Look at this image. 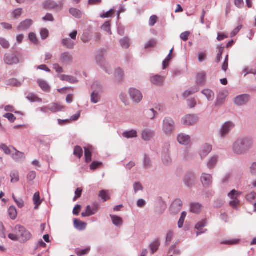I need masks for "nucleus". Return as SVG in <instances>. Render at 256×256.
Segmentation results:
<instances>
[{
    "label": "nucleus",
    "mask_w": 256,
    "mask_h": 256,
    "mask_svg": "<svg viewBox=\"0 0 256 256\" xmlns=\"http://www.w3.org/2000/svg\"><path fill=\"white\" fill-rule=\"evenodd\" d=\"M252 144V138L250 136L240 137L233 144L232 150L235 154L241 155L250 150Z\"/></svg>",
    "instance_id": "obj_1"
},
{
    "label": "nucleus",
    "mask_w": 256,
    "mask_h": 256,
    "mask_svg": "<svg viewBox=\"0 0 256 256\" xmlns=\"http://www.w3.org/2000/svg\"><path fill=\"white\" fill-rule=\"evenodd\" d=\"M14 232L18 234V238L20 239L23 243L30 240L32 236L31 233L24 227L18 224L14 228Z\"/></svg>",
    "instance_id": "obj_2"
},
{
    "label": "nucleus",
    "mask_w": 256,
    "mask_h": 256,
    "mask_svg": "<svg viewBox=\"0 0 256 256\" xmlns=\"http://www.w3.org/2000/svg\"><path fill=\"white\" fill-rule=\"evenodd\" d=\"M93 92L90 95V101L93 104L98 103L100 101V95L103 92L102 85L98 82H94L92 86Z\"/></svg>",
    "instance_id": "obj_3"
},
{
    "label": "nucleus",
    "mask_w": 256,
    "mask_h": 256,
    "mask_svg": "<svg viewBox=\"0 0 256 256\" xmlns=\"http://www.w3.org/2000/svg\"><path fill=\"white\" fill-rule=\"evenodd\" d=\"M174 130V122L170 117H166L162 122V130L167 134H170Z\"/></svg>",
    "instance_id": "obj_4"
},
{
    "label": "nucleus",
    "mask_w": 256,
    "mask_h": 256,
    "mask_svg": "<svg viewBox=\"0 0 256 256\" xmlns=\"http://www.w3.org/2000/svg\"><path fill=\"white\" fill-rule=\"evenodd\" d=\"M197 178L194 172H188L183 178V182L185 186L188 188H192L196 182Z\"/></svg>",
    "instance_id": "obj_5"
},
{
    "label": "nucleus",
    "mask_w": 256,
    "mask_h": 256,
    "mask_svg": "<svg viewBox=\"0 0 256 256\" xmlns=\"http://www.w3.org/2000/svg\"><path fill=\"white\" fill-rule=\"evenodd\" d=\"M250 100V96L248 94H240L234 98L233 102L235 105L242 106L246 105Z\"/></svg>",
    "instance_id": "obj_6"
},
{
    "label": "nucleus",
    "mask_w": 256,
    "mask_h": 256,
    "mask_svg": "<svg viewBox=\"0 0 256 256\" xmlns=\"http://www.w3.org/2000/svg\"><path fill=\"white\" fill-rule=\"evenodd\" d=\"M128 94L133 102L138 104L143 98L141 92L134 88H131L128 90Z\"/></svg>",
    "instance_id": "obj_7"
},
{
    "label": "nucleus",
    "mask_w": 256,
    "mask_h": 256,
    "mask_svg": "<svg viewBox=\"0 0 256 256\" xmlns=\"http://www.w3.org/2000/svg\"><path fill=\"white\" fill-rule=\"evenodd\" d=\"M77 34V30L73 31L70 34L71 39L66 38L62 40V45L68 49H72L75 46V42L73 40L76 38Z\"/></svg>",
    "instance_id": "obj_8"
},
{
    "label": "nucleus",
    "mask_w": 256,
    "mask_h": 256,
    "mask_svg": "<svg viewBox=\"0 0 256 256\" xmlns=\"http://www.w3.org/2000/svg\"><path fill=\"white\" fill-rule=\"evenodd\" d=\"M234 127V124L232 122H226L222 126L219 134L222 138H226Z\"/></svg>",
    "instance_id": "obj_9"
},
{
    "label": "nucleus",
    "mask_w": 256,
    "mask_h": 256,
    "mask_svg": "<svg viewBox=\"0 0 256 256\" xmlns=\"http://www.w3.org/2000/svg\"><path fill=\"white\" fill-rule=\"evenodd\" d=\"M198 116L195 114H187L182 118V123L186 126L195 124L198 120Z\"/></svg>",
    "instance_id": "obj_10"
},
{
    "label": "nucleus",
    "mask_w": 256,
    "mask_h": 256,
    "mask_svg": "<svg viewBox=\"0 0 256 256\" xmlns=\"http://www.w3.org/2000/svg\"><path fill=\"white\" fill-rule=\"evenodd\" d=\"M43 4L45 9H52L56 10H61L63 5L62 2L56 4L54 1L51 0H48L46 1Z\"/></svg>",
    "instance_id": "obj_11"
},
{
    "label": "nucleus",
    "mask_w": 256,
    "mask_h": 256,
    "mask_svg": "<svg viewBox=\"0 0 256 256\" xmlns=\"http://www.w3.org/2000/svg\"><path fill=\"white\" fill-rule=\"evenodd\" d=\"M182 206V202L180 199L175 200L172 204L170 210V213L176 214L180 212Z\"/></svg>",
    "instance_id": "obj_12"
},
{
    "label": "nucleus",
    "mask_w": 256,
    "mask_h": 256,
    "mask_svg": "<svg viewBox=\"0 0 256 256\" xmlns=\"http://www.w3.org/2000/svg\"><path fill=\"white\" fill-rule=\"evenodd\" d=\"M200 180L203 186L208 188L212 184V177L210 174L202 173L200 177Z\"/></svg>",
    "instance_id": "obj_13"
},
{
    "label": "nucleus",
    "mask_w": 256,
    "mask_h": 256,
    "mask_svg": "<svg viewBox=\"0 0 256 256\" xmlns=\"http://www.w3.org/2000/svg\"><path fill=\"white\" fill-rule=\"evenodd\" d=\"M228 96V92L226 91L220 92L218 94L214 106L216 107H220L224 103L226 98Z\"/></svg>",
    "instance_id": "obj_14"
},
{
    "label": "nucleus",
    "mask_w": 256,
    "mask_h": 256,
    "mask_svg": "<svg viewBox=\"0 0 256 256\" xmlns=\"http://www.w3.org/2000/svg\"><path fill=\"white\" fill-rule=\"evenodd\" d=\"M212 150V146L208 144H204L199 150V154L202 159L206 158Z\"/></svg>",
    "instance_id": "obj_15"
},
{
    "label": "nucleus",
    "mask_w": 256,
    "mask_h": 256,
    "mask_svg": "<svg viewBox=\"0 0 256 256\" xmlns=\"http://www.w3.org/2000/svg\"><path fill=\"white\" fill-rule=\"evenodd\" d=\"M12 152L11 154L12 158L16 162H19L25 158L24 153L18 150L12 146Z\"/></svg>",
    "instance_id": "obj_16"
},
{
    "label": "nucleus",
    "mask_w": 256,
    "mask_h": 256,
    "mask_svg": "<svg viewBox=\"0 0 256 256\" xmlns=\"http://www.w3.org/2000/svg\"><path fill=\"white\" fill-rule=\"evenodd\" d=\"M206 74L205 72H202L197 74L196 78V82L197 86H204L206 84Z\"/></svg>",
    "instance_id": "obj_17"
},
{
    "label": "nucleus",
    "mask_w": 256,
    "mask_h": 256,
    "mask_svg": "<svg viewBox=\"0 0 256 256\" xmlns=\"http://www.w3.org/2000/svg\"><path fill=\"white\" fill-rule=\"evenodd\" d=\"M155 132L150 128H146L142 131V138L144 141H149L154 136Z\"/></svg>",
    "instance_id": "obj_18"
},
{
    "label": "nucleus",
    "mask_w": 256,
    "mask_h": 256,
    "mask_svg": "<svg viewBox=\"0 0 256 256\" xmlns=\"http://www.w3.org/2000/svg\"><path fill=\"white\" fill-rule=\"evenodd\" d=\"M177 140L180 144L186 146L190 142V137L185 134L180 133L178 134Z\"/></svg>",
    "instance_id": "obj_19"
},
{
    "label": "nucleus",
    "mask_w": 256,
    "mask_h": 256,
    "mask_svg": "<svg viewBox=\"0 0 256 256\" xmlns=\"http://www.w3.org/2000/svg\"><path fill=\"white\" fill-rule=\"evenodd\" d=\"M206 225L207 220H202V221L199 222L196 224L195 226V228L198 230V232H196V236L205 233L207 231L206 229L202 230L203 228L206 226Z\"/></svg>",
    "instance_id": "obj_20"
},
{
    "label": "nucleus",
    "mask_w": 256,
    "mask_h": 256,
    "mask_svg": "<svg viewBox=\"0 0 256 256\" xmlns=\"http://www.w3.org/2000/svg\"><path fill=\"white\" fill-rule=\"evenodd\" d=\"M32 24V20L30 19H26L22 22L17 27L18 30H28Z\"/></svg>",
    "instance_id": "obj_21"
},
{
    "label": "nucleus",
    "mask_w": 256,
    "mask_h": 256,
    "mask_svg": "<svg viewBox=\"0 0 256 256\" xmlns=\"http://www.w3.org/2000/svg\"><path fill=\"white\" fill-rule=\"evenodd\" d=\"M201 93L206 96L208 101H212L214 98V92L208 88L203 90Z\"/></svg>",
    "instance_id": "obj_22"
},
{
    "label": "nucleus",
    "mask_w": 256,
    "mask_h": 256,
    "mask_svg": "<svg viewBox=\"0 0 256 256\" xmlns=\"http://www.w3.org/2000/svg\"><path fill=\"white\" fill-rule=\"evenodd\" d=\"M160 244V242L158 239H156L150 242L149 248L152 254H154L158 250Z\"/></svg>",
    "instance_id": "obj_23"
},
{
    "label": "nucleus",
    "mask_w": 256,
    "mask_h": 256,
    "mask_svg": "<svg viewBox=\"0 0 256 256\" xmlns=\"http://www.w3.org/2000/svg\"><path fill=\"white\" fill-rule=\"evenodd\" d=\"M37 83L43 91L46 92H49L50 91V87L46 81L38 79Z\"/></svg>",
    "instance_id": "obj_24"
},
{
    "label": "nucleus",
    "mask_w": 256,
    "mask_h": 256,
    "mask_svg": "<svg viewBox=\"0 0 256 256\" xmlns=\"http://www.w3.org/2000/svg\"><path fill=\"white\" fill-rule=\"evenodd\" d=\"M84 148L86 162L89 163L92 160V152L93 148L92 146H89L88 147H84Z\"/></svg>",
    "instance_id": "obj_25"
},
{
    "label": "nucleus",
    "mask_w": 256,
    "mask_h": 256,
    "mask_svg": "<svg viewBox=\"0 0 256 256\" xmlns=\"http://www.w3.org/2000/svg\"><path fill=\"white\" fill-rule=\"evenodd\" d=\"M200 88L198 86H192L188 90H185L182 94V96L184 98H186L189 96L198 92Z\"/></svg>",
    "instance_id": "obj_26"
},
{
    "label": "nucleus",
    "mask_w": 256,
    "mask_h": 256,
    "mask_svg": "<svg viewBox=\"0 0 256 256\" xmlns=\"http://www.w3.org/2000/svg\"><path fill=\"white\" fill-rule=\"evenodd\" d=\"M150 81L154 85L160 86L162 84L164 78L160 75L156 74L150 78Z\"/></svg>",
    "instance_id": "obj_27"
},
{
    "label": "nucleus",
    "mask_w": 256,
    "mask_h": 256,
    "mask_svg": "<svg viewBox=\"0 0 256 256\" xmlns=\"http://www.w3.org/2000/svg\"><path fill=\"white\" fill-rule=\"evenodd\" d=\"M142 165L145 169H149L152 166V162L150 158L146 154H145L144 156V158L142 160Z\"/></svg>",
    "instance_id": "obj_28"
},
{
    "label": "nucleus",
    "mask_w": 256,
    "mask_h": 256,
    "mask_svg": "<svg viewBox=\"0 0 256 256\" xmlns=\"http://www.w3.org/2000/svg\"><path fill=\"white\" fill-rule=\"evenodd\" d=\"M112 224L116 226H120L122 224V219L120 217L113 215V214H110V215Z\"/></svg>",
    "instance_id": "obj_29"
},
{
    "label": "nucleus",
    "mask_w": 256,
    "mask_h": 256,
    "mask_svg": "<svg viewBox=\"0 0 256 256\" xmlns=\"http://www.w3.org/2000/svg\"><path fill=\"white\" fill-rule=\"evenodd\" d=\"M202 206L200 203H192L190 204V211L194 214H199L202 209Z\"/></svg>",
    "instance_id": "obj_30"
},
{
    "label": "nucleus",
    "mask_w": 256,
    "mask_h": 256,
    "mask_svg": "<svg viewBox=\"0 0 256 256\" xmlns=\"http://www.w3.org/2000/svg\"><path fill=\"white\" fill-rule=\"evenodd\" d=\"M138 132L134 130H131L128 131H125L122 134V136L126 138H135L138 136Z\"/></svg>",
    "instance_id": "obj_31"
},
{
    "label": "nucleus",
    "mask_w": 256,
    "mask_h": 256,
    "mask_svg": "<svg viewBox=\"0 0 256 256\" xmlns=\"http://www.w3.org/2000/svg\"><path fill=\"white\" fill-rule=\"evenodd\" d=\"M74 228L79 230H83L86 228V222H81L76 218L74 219Z\"/></svg>",
    "instance_id": "obj_32"
},
{
    "label": "nucleus",
    "mask_w": 256,
    "mask_h": 256,
    "mask_svg": "<svg viewBox=\"0 0 256 256\" xmlns=\"http://www.w3.org/2000/svg\"><path fill=\"white\" fill-rule=\"evenodd\" d=\"M4 60L6 63H9V64H14L19 62L18 58L13 54L6 56Z\"/></svg>",
    "instance_id": "obj_33"
},
{
    "label": "nucleus",
    "mask_w": 256,
    "mask_h": 256,
    "mask_svg": "<svg viewBox=\"0 0 256 256\" xmlns=\"http://www.w3.org/2000/svg\"><path fill=\"white\" fill-rule=\"evenodd\" d=\"M218 162V156H214L209 158L207 162V166L208 168H213Z\"/></svg>",
    "instance_id": "obj_34"
},
{
    "label": "nucleus",
    "mask_w": 256,
    "mask_h": 256,
    "mask_svg": "<svg viewBox=\"0 0 256 256\" xmlns=\"http://www.w3.org/2000/svg\"><path fill=\"white\" fill-rule=\"evenodd\" d=\"M10 176L11 178L10 182L12 183H16L19 181V172L16 170H13L10 172Z\"/></svg>",
    "instance_id": "obj_35"
},
{
    "label": "nucleus",
    "mask_w": 256,
    "mask_h": 256,
    "mask_svg": "<svg viewBox=\"0 0 256 256\" xmlns=\"http://www.w3.org/2000/svg\"><path fill=\"white\" fill-rule=\"evenodd\" d=\"M98 196L102 198L103 202H106L110 198V193L108 190H102L100 192Z\"/></svg>",
    "instance_id": "obj_36"
},
{
    "label": "nucleus",
    "mask_w": 256,
    "mask_h": 256,
    "mask_svg": "<svg viewBox=\"0 0 256 256\" xmlns=\"http://www.w3.org/2000/svg\"><path fill=\"white\" fill-rule=\"evenodd\" d=\"M63 106L56 103H53L48 106V109L52 112H56L62 110Z\"/></svg>",
    "instance_id": "obj_37"
},
{
    "label": "nucleus",
    "mask_w": 256,
    "mask_h": 256,
    "mask_svg": "<svg viewBox=\"0 0 256 256\" xmlns=\"http://www.w3.org/2000/svg\"><path fill=\"white\" fill-rule=\"evenodd\" d=\"M60 78L63 81H66L71 84H74L78 82L74 77L64 74L60 76Z\"/></svg>",
    "instance_id": "obj_38"
},
{
    "label": "nucleus",
    "mask_w": 256,
    "mask_h": 256,
    "mask_svg": "<svg viewBox=\"0 0 256 256\" xmlns=\"http://www.w3.org/2000/svg\"><path fill=\"white\" fill-rule=\"evenodd\" d=\"M60 59L62 62H70L72 60V57L69 53L64 52L62 54Z\"/></svg>",
    "instance_id": "obj_39"
},
{
    "label": "nucleus",
    "mask_w": 256,
    "mask_h": 256,
    "mask_svg": "<svg viewBox=\"0 0 256 256\" xmlns=\"http://www.w3.org/2000/svg\"><path fill=\"white\" fill-rule=\"evenodd\" d=\"M242 74H244V76H246L248 74L256 75V66L250 68L246 67L243 70Z\"/></svg>",
    "instance_id": "obj_40"
},
{
    "label": "nucleus",
    "mask_w": 256,
    "mask_h": 256,
    "mask_svg": "<svg viewBox=\"0 0 256 256\" xmlns=\"http://www.w3.org/2000/svg\"><path fill=\"white\" fill-rule=\"evenodd\" d=\"M34 203L35 204L34 208L37 209L38 206L41 204V201L40 200V192H36L33 196Z\"/></svg>",
    "instance_id": "obj_41"
},
{
    "label": "nucleus",
    "mask_w": 256,
    "mask_h": 256,
    "mask_svg": "<svg viewBox=\"0 0 256 256\" xmlns=\"http://www.w3.org/2000/svg\"><path fill=\"white\" fill-rule=\"evenodd\" d=\"M90 250V247H87L84 249L82 250L80 248H77L76 250V254L79 256H83L88 254Z\"/></svg>",
    "instance_id": "obj_42"
},
{
    "label": "nucleus",
    "mask_w": 256,
    "mask_h": 256,
    "mask_svg": "<svg viewBox=\"0 0 256 256\" xmlns=\"http://www.w3.org/2000/svg\"><path fill=\"white\" fill-rule=\"evenodd\" d=\"M70 14L76 18H80L82 16V12L76 8H71L70 9Z\"/></svg>",
    "instance_id": "obj_43"
},
{
    "label": "nucleus",
    "mask_w": 256,
    "mask_h": 256,
    "mask_svg": "<svg viewBox=\"0 0 256 256\" xmlns=\"http://www.w3.org/2000/svg\"><path fill=\"white\" fill-rule=\"evenodd\" d=\"M156 44V40L154 39H151L148 41L144 45V48L148 50L150 48H154Z\"/></svg>",
    "instance_id": "obj_44"
},
{
    "label": "nucleus",
    "mask_w": 256,
    "mask_h": 256,
    "mask_svg": "<svg viewBox=\"0 0 256 256\" xmlns=\"http://www.w3.org/2000/svg\"><path fill=\"white\" fill-rule=\"evenodd\" d=\"M8 214L12 220H14L17 216L16 208L14 206H10L8 210Z\"/></svg>",
    "instance_id": "obj_45"
},
{
    "label": "nucleus",
    "mask_w": 256,
    "mask_h": 256,
    "mask_svg": "<svg viewBox=\"0 0 256 256\" xmlns=\"http://www.w3.org/2000/svg\"><path fill=\"white\" fill-rule=\"evenodd\" d=\"M163 163L166 165H168L172 162V160L168 152H165L162 156Z\"/></svg>",
    "instance_id": "obj_46"
},
{
    "label": "nucleus",
    "mask_w": 256,
    "mask_h": 256,
    "mask_svg": "<svg viewBox=\"0 0 256 256\" xmlns=\"http://www.w3.org/2000/svg\"><path fill=\"white\" fill-rule=\"evenodd\" d=\"M0 149L2 150L5 154H10L12 152V146L11 148H8L6 144H2L0 145Z\"/></svg>",
    "instance_id": "obj_47"
},
{
    "label": "nucleus",
    "mask_w": 256,
    "mask_h": 256,
    "mask_svg": "<svg viewBox=\"0 0 256 256\" xmlns=\"http://www.w3.org/2000/svg\"><path fill=\"white\" fill-rule=\"evenodd\" d=\"M83 154L82 148L80 146H76L74 148V154L78 158H80Z\"/></svg>",
    "instance_id": "obj_48"
},
{
    "label": "nucleus",
    "mask_w": 256,
    "mask_h": 256,
    "mask_svg": "<svg viewBox=\"0 0 256 256\" xmlns=\"http://www.w3.org/2000/svg\"><path fill=\"white\" fill-rule=\"evenodd\" d=\"M168 253H172L174 255L178 256L180 254L181 252L180 249L176 248V244H173L170 248Z\"/></svg>",
    "instance_id": "obj_49"
},
{
    "label": "nucleus",
    "mask_w": 256,
    "mask_h": 256,
    "mask_svg": "<svg viewBox=\"0 0 256 256\" xmlns=\"http://www.w3.org/2000/svg\"><path fill=\"white\" fill-rule=\"evenodd\" d=\"M26 98L31 102L42 101V100L40 98H39L36 94H29L27 96Z\"/></svg>",
    "instance_id": "obj_50"
},
{
    "label": "nucleus",
    "mask_w": 256,
    "mask_h": 256,
    "mask_svg": "<svg viewBox=\"0 0 256 256\" xmlns=\"http://www.w3.org/2000/svg\"><path fill=\"white\" fill-rule=\"evenodd\" d=\"M121 46L124 48H128L130 46V40L127 38H124L120 40Z\"/></svg>",
    "instance_id": "obj_51"
},
{
    "label": "nucleus",
    "mask_w": 256,
    "mask_h": 256,
    "mask_svg": "<svg viewBox=\"0 0 256 256\" xmlns=\"http://www.w3.org/2000/svg\"><path fill=\"white\" fill-rule=\"evenodd\" d=\"M241 194V192H239L238 191L233 190L228 194V196L232 200L237 198L238 196Z\"/></svg>",
    "instance_id": "obj_52"
},
{
    "label": "nucleus",
    "mask_w": 256,
    "mask_h": 256,
    "mask_svg": "<svg viewBox=\"0 0 256 256\" xmlns=\"http://www.w3.org/2000/svg\"><path fill=\"white\" fill-rule=\"evenodd\" d=\"M174 235V232L172 230H169L166 234V243L168 245L172 241Z\"/></svg>",
    "instance_id": "obj_53"
},
{
    "label": "nucleus",
    "mask_w": 256,
    "mask_h": 256,
    "mask_svg": "<svg viewBox=\"0 0 256 256\" xmlns=\"http://www.w3.org/2000/svg\"><path fill=\"white\" fill-rule=\"evenodd\" d=\"M100 68L104 70L106 74H110L112 73L113 70L111 68L110 65L102 64V65H100Z\"/></svg>",
    "instance_id": "obj_54"
},
{
    "label": "nucleus",
    "mask_w": 256,
    "mask_h": 256,
    "mask_svg": "<svg viewBox=\"0 0 256 256\" xmlns=\"http://www.w3.org/2000/svg\"><path fill=\"white\" fill-rule=\"evenodd\" d=\"M157 114L158 112L155 111L154 108H150L147 112L148 116L150 120H154L156 118Z\"/></svg>",
    "instance_id": "obj_55"
},
{
    "label": "nucleus",
    "mask_w": 256,
    "mask_h": 256,
    "mask_svg": "<svg viewBox=\"0 0 256 256\" xmlns=\"http://www.w3.org/2000/svg\"><path fill=\"white\" fill-rule=\"evenodd\" d=\"M187 104L189 108H194L196 104V101L194 98H191L187 100Z\"/></svg>",
    "instance_id": "obj_56"
},
{
    "label": "nucleus",
    "mask_w": 256,
    "mask_h": 256,
    "mask_svg": "<svg viewBox=\"0 0 256 256\" xmlns=\"http://www.w3.org/2000/svg\"><path fill=\"white\" fill-rule=\"evenodd\" d=\"M8 84L14 86H21V83L17 80L15 78H12L8 80Z\"/></svg>",
    "instance_id": "obj_57"
},
{
    "label": "nucleus",
    "mask_w": 256,
    "mask_h": 256,
    "mask_svg": "<svg viewBox=\"0 0 256 256\" xmlns=\"http://www.w3.org/2000/svg\"><path fill=\"white\" fill-rule=\"evenodd\" d=\"M158 18L156 15H152L150 17L149 20V25L150 26H153L158 22Z\"/></svg>",
    "instance_id": "obj_58"
},
{
    "label": "nucleus",
    "mask_w": 256,
    "mask_h": 256,
    "mask_svg": "<svg viewBox=\"0 0 256 256\" xmlns=\"http://www.w3.org/2000/svg\"><path fill=\"white\" fill-rule=\"evenodd\" d=\"M246 199L250 202L256 200V192H252L248 194L246 196Z\"/></svg>",
    "instance_id": "obj_59"
},
{
    "label": "nucleus",
    "mask_w": 256,
    "mask_h": 256,
    "mask_svg": "<svg viewBox=\"0 0 256 256\" xmlns=\"http://www.w3.org/2000/svg\"><path fill=\"white\" fill-rule=\"evenodd\" d=\"M0 44L4 48H8L10 46L8 42L4 38H0Z\"/></svg>",
    "instance_id": "obj_60"
},
{
    "label": "nucleus",
    "mask_w": 256,
    "mask_h": 256,
    "mask_svg": "<svg viewBox=\"0 0 256 256\" xmlns=\"http://www.w3.org/2000/svg\"><path fill=\"white\" fill-rule=\"evenodd\" d=\"M134 188L135 193H136L139 190H142L143 187L140 182H136L134 184Z\"/></svg>",
    "instance_id": "obj_61"
},
{
    "label": "nucleus",
    "mask_w": 256,
    "mask_h": 256,
    "mask_svg": "<svg viewBox=\"0 0 256 256\" xmlns=\"http://www.w3.org/2000/svg\"><path fill=\"white\" fill-rule=\"evenodd\" d=\"M28 38H29V40L33 43H34V44L38 43V40L37 39V38H36L35 34H34L33 32L30 33L29 36H28Z\"/></svg>",
    "instance_id": "obj_62"
},
{
    "label": "nucleus",
    "mask_w": 256,
    "mask_h": 256,
    "mask_svg": "<svg viewBox=\"0 0 256 256\" xmlns=\"http://www.w3.org/2000/svg\"><path fill=\"white\" fill-rule=\"evenodd\" d=\"M240 203V200L238 198L234 199L230 202V205L234 209H236L238 205Z\"/></svg>",
    "instance_id": "obj_63"
},
{
    "label": "nucleus",
    "mask_w": 256,
    "mask_h": 256,
    "mask_svg": "<svg viewBox=\"0 0 256 256\" xmlns=\"http://www.w3.org/2000/svg\"><path fill=\"white\" fill-rule=\"evenodd\" d=\"M250 172L252 175H255L256 174V162H254L252 164L250 167Z\"/></svg>",
    "instance_id": "obj_64"
}]
</instances>
